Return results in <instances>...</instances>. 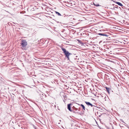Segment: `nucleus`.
<instances>
[{"label": "nucleus", "instance_id": "obj_1", "mask_svg": "<svg viewBox=\"0 0 129 129\" xmlns=\"http://www.w3.org/2000/svg\"><path fill=\"white\" fill-rule=\"evenodd\" d=\"M61 49L63 52V53L65 55V57L67 58L68 60H69V56L72 54L71 53H70L68 51H67L66 49L62 47Z\"/></svg>", "mask_w": 129, "mask_h": 129}, {"label": "nucleus", "instance_id": "obj_2", "mask_svg": "<svg viewBox=\"0 0 129 129\" xmlns=\"http://www.w3.org/2000/svg\"><path fill=\"white\" fill-rule=\"evenodd\" d=\"M21 44L22 47H25L27 45V42L26 40L22 39L21 40Z\"/></svg>", "mask_w": 129, "mask_h": 129}, {"label": "nucleus", "instance_id": "obj_3", "mask_svg": "<svg viewBox=\"0 0 129 129\" xmlns=\"http://www.w3.org/2000/svg\"><path fill=\"white\" fill-rule=\"evenodd\" d=\"M98 35L102 36L105 39H107V37H108L109 35L107 33H99Z\"/></svg>", "mask_w": 129, "mask_h": 129}, {"label": "nucleus", "instance_id": "obj_4", "mask_svg": "<svg viewBox=\"0 0 129 129\" xmlns=\"http://www.w3.org/2000/svg\"><path fill=\"white\" fill-rule=\"evenodd\" d=\"M104 78L106 80V81H107V82L109 81L110 78L109 77L107 74H105Z\"/></svg>", "mask_w": 129, "mask_h": 129}, {"label": "nucleus", "instance_id": "obj_5", "mask_svg": "<svg viewBox=\"0 0 129 129\" xmlns=\"http://www.w3.org/2000/svg\"><path fill=\"white\" fill-rule=\"evenodd\" d=\"M85 103L88 106H90L91 107H92L94 106V105H93L91 104L89 102H85Z\"/></svg>", "mask_w": 129, "mask_h": 129}, {"label": "nucleus", "instance_id": "obj_6", "mask_svg": "<svg viewBox=\"0 0 129 129\" xmlns=\"http://www.w3.org/2000/svg\"><path fill=\"white\" fill-rule=\"evenodd\" d=\"M72 105V104H69L67 105V108L69 111H71V106Z\"/></svg>", "mask_w": 129, "mask_h": 129}, {"label": "nucleus", "instance_id": "obj_7", "mask_svg": "<svg viewBox=\"0 0 129 129\" xmlns=\"http://www.w3.org/2000/svg\"><path fill=\"white\" fill-rule=\"evenodd\" d=\"M67 17H67V19L70 20V21H71V20L70 18H72L73 17V16L71 15H69V16L67 15Z\"/></svg>", "mask_w": 129, "mask_h": 129}, {"label": "nucleus", "instance_id": "obj_8", "mask_svg": "<svg viewBox=\"0 0 129 129\" xmlns=\"http://www.w3.org/2000/svg\"><path fill=\"white\" fill-rule=\"evenodd\" d=\"M114 2L115 3H116V4H118L119 6H123V5L120 2H116V1H115Z\"/></svg>", "mask_w": 129, "mask_h": 129}, {"label": "nucleus", "instance_id": "obj_9", "mask_svg": "<svg viewBox=\"0 0 129 129\" xmlns=\"http://www.w3.org/2000/svg\"><path fill=\"white\" fill-rule=\"evenodd\" d=\"M121 8L122 9L120 8V7H119V8L121 9V10L122 11H125V10H124V9L125 8V6L123 5L122 6H121Z\"/></svg>", "mask_w": 129, "mask_h": 129}, {"label": "nucleus", "instance_id": "obj_10", "mask_svg": "<svg viewBox=\"0 0 129 129\" xmlns=\"http://www.w3.org/2000/svg\"><path fill=\"white\" fill-rule=\"evenodd\" d=\"M80 106H81L83 109L84 110L83 111V112H84V111L85 110V107L82 104H81L80 105Z\"/></svg>", "mask_w": 129, "mask_h": 129}, {"label": "nucleus", "instance_id": "obj_11", "mask_svg": "<svg viewBox=\"0 0 129 129\" xmlns=\"http://www.w3.org/2000/svg\"><path fill=\"white\" fill-rule=\"evenodd\" d=\"M107 92H108V93H109V90H110V89L109 88L107 87H106L105 88Z\"/></svg>", "mask_w": 129, "mask_h": 129}, {"label": "nucleus", "instance_id": "obj_12", "mask_svg": "<svg viewBox=\"0 0 129 129\" xmlns=\"http://www.w3.org/2000/svg\"><path fill=\"white\" fill-rule=\"evenodd\" d=\"M55 13L57 15H58V16H61V14L58 12L55 11Z\"/></svg>", "mask_w": 129, "mask_h": 129}, {"label": "nucleus", "instance_id": "obj_13", "mask_svg": "<svg viewBox=\"0 0 129 129\" xmlns=\"http://www.w3.org/2000/svg\"><path fill=\"white\" fill-rule=\"evenodd\" d=\"M20 129H27L26 127L24 126H22Z\"/></svg>", "mask_w": 129, "mask_h": 129}, {"label": "nucleus", "instance_id": "obj_14", "mask_svg": "<svg viewBox=\"0 0 129 129\" xmlns=\"http://www.w3.org/2000/svg\"><path fill=\"white\" fill-rule=\"evenodd\" d=\"M73 109L75 111H77L78 110V109L77 108H76L74 106H73Z\"/></svg>", "mask_w": 129, "mask_h": 129}, {"label": "nucleus", "instance_id": "obj_15", "mask_svg": "<svg viewBox=\"0 0 129 129\" xmlns=\"http://www.w3.org/2000/svg\"><path fill=\"white\" fill-rule=\"evenodd\" d=\"M70 111L71 112H72L74 113H76V112H75L74 111L71 110V111Z\"/></svg>", "mask_w": 129, "mask_h": 129}, {"label": "nucleus", "instance_id": "obj_16", "mask_svg": "<svg viewBox=\"0 0 129 129\" xmlns=\"http://www.w3.org/2000/svg\"><path fill=\"white\" fill-rule=\"evenodd\" d=\"M67 96L65 95L63 96V97L64 98V99L65 100H66L67 99Z\"/></svg>", "mask_w": 129, "mask_h": 129}, {"label": "nucleus", "instance_id": "obj_17", "mask_svg": "<svg viewBox=\"0 0 129 129\" xmlns=\"http://www.w3.org/2000/svg\"><path fill=\"white\" fill-rule=\"evenodd\" d=\"M9 129H15V128L14 127H11Z\"/></svg>", "mask_w": 129, "mask_h": 129}, {"label": "nucleus", "instance_id": "obj_18", "mask_svg": "<svg viewBox=\"0 0 129 129\" xmlns=\"http://www.w3.org/2000/svg\"><path fill=\"white\" fill-rule=\"evenodd\" d=\"M95 6H99V4H97L96 5H95Z\"/></svg>", "mask_w": 129, "mask_h": 129}, {"label": "nucleus", "instance_id": "obj_19", "mask_svg": "<svg viewBox=\"0 0 129 129\" xmlns=\"http://www.w3.org/2000/svg\"><path fill=\"white\" fill-rule=\"evenodd\" d=\"M11 59H9V61L8 62H9L10 61Z\"/></svg>", "mask_w": 129, "mask_h": 129}, {"label": "nucleus", "instance_id": "obj_20", "mask_svg": "<svg viewBox=\"0 0 129 129\" xmlns=\"http://www.w3.org/2000/svg\"><path fill=\"white\" fill-rule=\"evenodd\" d=\"M78 110L79 111H80V108H79V109H78Z\"/></svg>", "mask_w": 129, "mask_h": 129}, {"label": "nucleus", "instance_id": "obj_21", "mask_svg": "<svg viewBox=\"0 0 129 129\" xmlns=\"http://www.w3.org/2000/svg\"><path fill=\"white\" fill-rule=\"evenodd\" d=\"M122 122H123V123H125L123 121H122Z\"/></svg>", "mask_w": 129, "mask_h": 129}, {"label": "nucleus", "instance_id": "obj_22", "mask_svg": "<svg viewBox=\"0 0 129 129\" xmlns=\"http://www.w3.org/2000/svg\"><path fill=\"white\" fill-rule=\"evenodd\" d=\"M66 16H64V17H65Z\"/></svg>", "mask_w": 129, "mask_h": 129}, {"label": "nucleus", "instance_id": "obj_23", "mask_svg": "<svg viewBox=\"0 0 129 129\" xmlns=\"http://www.w3.org/2000/svg\"><path fill=\"white\" fill-rule=\"evenodd\" d=\"M19 126H20V125H19Z\"/></svg>", "mask_w": 129, "mask_h": 129}]
</instances>
